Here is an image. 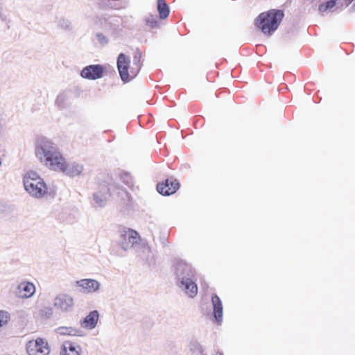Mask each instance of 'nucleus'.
I'll use <instances>...</instances> for the list:
<instances>
[{"label": "nucleus", "mask_w": 355, "mask_h": 355, "mask_svg": "<svg viewBox=\"0 0 355 355\" xmlns=\"http://www.w3.org/2000/svg\"><path fill=\"white\" fill-rule=\"evenodd\" d=\"M97 38H98V40L101 42V43H103V44H106L107 43L108 40L107 39V37L103 35V34H97L96 35Z\"/></svg>", "instance_id": "27"}, {"label": "nucleus", "mask_w": 355, "mask_h": 355, "mask_svg": "<svg viewBox=\"0 0 355 355\" xmlns=\"http://www.w3.org/2000/svg\"><path fill=\"white\" fill-rule=\"evenodd\" d=\"M26 352L28 355H49L50 347L45 339L37 338L27 343Z\"/></svg>", "instance_id": "8"}, {"label": "nucleus", "mask_w": 355, "mask_h": 355, "mask_svg": "<svg viewBox=\"0 0 355 355\" xmlns=\"http://www.w3.org/2000/svg\"><path fill=\"white\" fill-rule=\"evenodd\" d=\"M5 131V124L3 120L0 119V135H2Z\"/></svg>", "instance_id": "29"}, {"label": "nucleus", "mask_w": 355, "mask_h": 355, "mask_svg": "<svg viewBox=\"0 0 355 355\" xmlns=\"http://www.w3.org/2000/svg\"><path fill=\"white\" fill-rule=\"evenodd\" d=\"M36 292L35 285L28 281L20 282L15 290L17 297L21 299H28L32 297Z\"/></svg>", "instance_id": "12"}, {"label": "nucleus", "mask_w": 355, "mask_h": 355, "mask_svg": "<svg viewBox=\"0 0 355 355\" xmlns=\"http://www.w3.org/2000/svg\"><path fill=\"white\" fill-rule=\"evenodd\" d=\"M213 355H223V354L221 352H216Z\"/></svg>", "instance_id": "30"}, {"label": "nucleus", "mask_w": 355, "mask_h": 355, "mask_svg": "<svg viewBox=\"0 0 355 355\" xmlns=\"http://www.w3.org/2000/svg\"><path fill=\"white\" fill-rule=\"evenodd\" d=\"M175 272L180 288L189 297H194L198 293V286L193 280L195 273L192 267L183 261H179L175 266Z\"/></svg>", "instance_id": "2"}, {"label": "nucleus", "mask_w": 355, "mask_h": 355, "mask_svg": "<svg viewBox=\"0 0 355 355\" xmlns=\"http://www.w3.org/2000/svg\"><path fill=\"white\" fill-rule=\"evenodd\" d=\"M11 315L6 310H0V329L6 327L10 322Z\"/></svg>", "instance_id": "23"}, {"label": "nucleus", "mask_w": 355, "mask_h": 355, "mask_svg": "<svg viewBox=\"0 0 355 355\" xmlns=\"http://www.w3.org/2000/svg\"><path fill=\"white\" fill-rule=\"evenodd\" d=\"M211 302L214 318L217 322H220L223 319V305L221 300L216 295H214L211 297Z\"/></svg>", "instance_id": "18"}, {"label": "nucleus", "mask_w": 355, "mask_h": 355, "mask_svg": "<svg viewBox=\"0 0 355 355\" xmlns=\"http://www.w3.org/2000/svg\"><path fill=\"white\" fill-rule=\"evenodd\" d=\"M119 245L124 251H127L130 249L139 251L142 248L148 250V248L146 246L145 243L142 241L138 232L132 229H128L123 231L121 234Z\"/></svg>", "instance_id": "5"}, {"label": "nucleus", "mask_w": 355, "mask_h": 355, "mask_svg": "<svg viewBox=\"0 0 355 355\" xmlns=\"http://www.w3.org/2000/svg\"><path fill=\"white\" fill-rule=\"evenodd\" d=\"M57 24L58 26L64 31H70L72 28V24L71 20L64 17L60 16L57 17Z\"/></svg>", "instance_id": "21"}, {"label": "nucleus", "mask_w": 355, "mask_h": 355, "mask_svg": "<svg viewBox=\"0 0 355 355\" xmlns=\"http://www.w3.org/2000/svg\"><path fill=\"white\" fill-rule=\"evenodd\" d=\"M284 17V12L280 10H271L263 12L257 19V26L266 34L270 35L279 26Z\"/></svg>", "instance_id": "4"}, {"label": "nucleus", "mask_w": 355, "mask_h": 355, "mask_svg": "<svg viewBox=\"0 0 355 355\" xmlns=\"http://www.w3.org/2000/svg\"><path fill=\"white\" fill-rule=\"evenodd\" d=\"M55 333L61 336H82L83 332L80 329L73 327H59L55 329Z\"/></svg>", "instance_id": "19"}, {"label": "nucleus", "mask_w": 355, "mask_h": 355, "mask_svg": "<svg viewBox=\"0 0 355 355\" xmlns=\"http://www.w3.org/2000/svg\"><path fill=\"white\" fill-rule=\"evenodd\" d=\"M7 19V16L3 12V11L0 9V20L1 21H6Z\"/></svg>", "instance_id": "28"}, {"label": "nucleus", "mask_w": 355, "mask_h": 355, "mask_svg": "<svg viewBox=\"0 0 355 355\" xmlns=\"http://www.w3.org/2000/svg\"><path fill=\"white\" fill-rule=\"evenodd\" d=\"M99 319V313L97 311H91L83 320L81 325L87 329H94Z\"/></svg>", "instance_id": "16"}, {"label": "nucleus", "mask_w": 355, "mask_h": 355, "mask_svg": "<svg viewBox=\"0 0 355 355\" xmlns=\"http://www.w3.org/2000/svg\"><path fill=\"white\" fill-rule=\"evenodd\" d=\"M117 68L120 77L124 83L130 82L138 73V67L130 65V58L124 53H120L118 56Z\"/></svg>", "instance_id": "6"}, {"label": "nucleus", "mask_w": 355, "mask_h": 355, "mask_svg": "<svg viewBox=\"0 0 355 355\" xmlns=\"http://www.w3.org/2000/svg\"><path fill=\"white\" fill-rule=\"evenodd\" d=\"M75 286L79 288V291L89 294L98 292L101 285L96 279L87 278L76 281Z\"/></svg>", "instance_id": "11"}, {"label": "nucleus", "mask_w": 355, "mask_h": 355, "mask_svg": "<svg viewBox=\"0 0 355 355\" xmlns=\"http://www.w3.org/2000/svg\"><path fill=\"white\" fill-rule=\"evenodd\" d=\"M104 69L100 64L89 65L83 69L80 73L82 78L88 80H96L103 77Z\"/></svg>", "instance_id": "13"}, {"label": "nucleus", "mask_w": 355, "mask_h": 355, "mask_svg": "<svg viewBox=\"0 0 355 355\" xmlns=\"http://www.w3.org/2000/svg\"><path fill=\"white\" fill-rule=\"evenodd\" d=\"M353 0H328L319 6V11L324 12L328 10L334 11L340 8L348 6Z\"/></svg>", "instance_id": "14"}, {"label": "nucleus", "mask_w": 355, "mask_h": 355, "mask_svg": "<svg viewBox=\"0 0 355 355\" xmlns=\"http://www.w3.org/2000/svg\"><path fill=\"white\" fill-rule=\"evenodd\" d=\"M25 191L30 196L36 199H42L48 193V187L44 179L33 171L26 172L23 177Z\"/></svg>", "instance_id": "3"}, {"label": "nucleus", "mask_w": 355, "mask_h": 355, "mask_svg": "<svg viewBox=\"0 0 355 355\" xmlns=\"http://www.w3.org/2000/svg\"><path fill=\"white\" fill-rule=\"evenodd\" d=\"M53 305L58 311L62 313H68L73 308L74 300L69 294L59 293L53 299Z\"/></svg>", "instance_id": "9"}, {"label": "nucleus", "mask_w": 355, "mask_h": 355, "mask_svg": "<svg viewBox=\"0 0 355 355\" xmlns=\"http://www.w3.org/2000/svg\"><path fill=\"white\" fill-rule=\"evenodd\" d=\"M146 22L152 28L155 27L157 26V21L153 17H148L146 19Z\"/></svg>", "instance_id": "26"}, {"label": "nucleus", "mask_w": 355, "mask_h": 355, "mask_svg": "<svg viewBox=\"0 0 355 355\" xmlns=\"http://www.w3.org/2000/svg\"><path fill=\"white\" fill-rule=\"evenodd\" d=\"M189 348L191 353L196 355H206L205 349L197 340H192L189 342Z\"/></svg>", "instance_id": "20"}, {"label": "nucleus", "mask_w": 355, "mask_h": 355, "mask_svg": "<svg viewBox=\"0 0 355 355\" xmlns=\"http://www.w3.org/2000/svg\"><path fill=\"white\" fill-rule=\"evenodd\" d=\"M141 53L138 51L135 53L132 60V64L134 65V67H138V72L139 71L141 67Z\"/></svg>", "instance_id": "24"}, {"label": "nucleus", "mask_w": 355, "mask_h": 355, "mask_svg": "<svg viewBox=\"0 0 355 355\" xmlns=\"http://www.w3.org/2000/svg\"><path fill=\"white\" fill-rule=\"evenodd\" d=\"M35 155L42 164L53 171L62 166L61 162L64 157L56 144L52 139L44 137L37 139Z\"/></svg>", "instance_id": "1"}, {"label": "nucleus", "mask_w": 355, "mask_h": 355, "mask_svg": "<svg viewBox=\"0 0 355 355\" xmlns=\"http://www.w3.org/2000/svg\"><path fill=\"white\" fill-rule=\"evenodd\" d=\"M157 10L161 19H165L168 17L169 14V8L164 0L157 1Z\"/></svg>", "instance_id": "22"}, {"label": "nucleus", "mask_w": 355, "mask_h": 355, "mask_svg": "<svg viewBox=\"0 0 355 355\" xmlns=\"http://www.w3.org/2000/svg\"><path fill=\"white\" fill-rule=\"evenodd\" d=\"M48 311H49V313L50 315H51V313H52V310H51V309H48Z\"/></svg>", "instance_id": "31"}, {"label": "nucleus", "mask_w": 355, "mask_h": 355, "mask_svg": "<svg viewBox=\"0 0 355 355\" xmlns=\"http://www.w3.org/2000/svg\"><path fill=\"white\" fill-rule=\"evenodd\" d=\"M68 99L67 94L65 92L60 93L55 100V103L58 106H62Z\"/></svg>", "instance_id": "25"}, {"label": "nucleus", "mask_w": 355, "mask_h": 355, "mask_svg": "<svg viewBox=\"0 0 355 355\" xmlns=\"http://www.w3.org/2000/svg\"><path fill=\"white\" fill-rule=\"evenodd\" d=\"M61 163L62 166H59V168L56 169L55 171L62 172L65 175L70 178L80 175L84 170L83 164L76 162H67L65 157H64Z\"/></svg>", "instance_id": "10"}, {"label": "nucleus", "mask_w": 355, "mask_h": 355, "mask_svg": "<svg viewBox=\"0 0 355 355\" xmlns=\"http://www.w3.org/2000/svg\"><path fill=\"white\" fill-rule=\"evenodd\" d=\"M179 188V183L176 180L167 179L165 182L159 183L157 186V191L164 196L174 193Z\"/></svg>", "instance_id": "15"}, {"label": "nucleus", "mask_w": 355, "mask_h": 355, "mask_svg": "<svg viewBox=\"0 0 355 355\" xmlns=\"http://www.w3.org/2000/svg\"><path fill=\"white\" fill-rule=\"evenodd\" d=\"M81 348L70 341L64 342L62 345L60 355H80Z\"/></svg>", "instance_id": "17"}, {"label": "nucleus", "mask_w": 355, "mask_h": 355, "mask_svg": "<svg viewBox=\"0 0 355 355\" xmlns=\"http://www.w3.org/2000/svg\"><path fill=\"white\" fill-rule=\"evenodd\" d=\"M123 192L125 193L116 184L103 185L98 192L94 194V200L98 206L103 207L111 195L120 196Z\"/></svg>", "instance_id": "7"}]
</instances>
